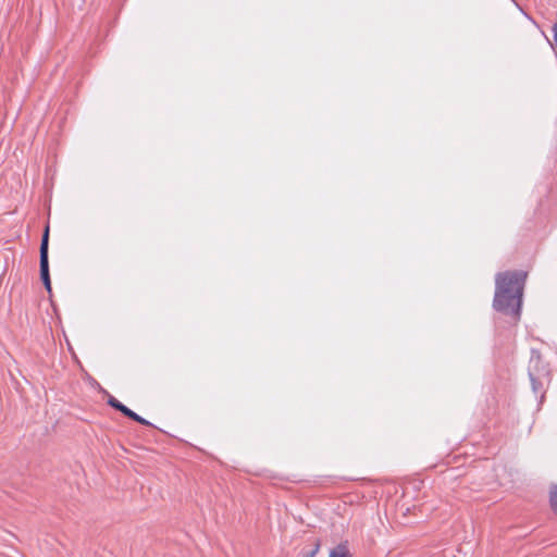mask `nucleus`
Returning <instances> with one entry per match:
<instances>
[{
    "mask_svg": "<svg viewBox=\"0 0 557 557\" xmlns=\"http://www.w3.org/2000/svg\"><path fill=\"white\" fill-rule=\"evenodd\" d=\"M137 419H135L134 421L143 424V425H151V423L149 421H147L146 419L141 418L140 416L137 414L136 417Z\"/></svg>",
    "mask_w": 557,
    "mask_h": 557,
    "instance_id": "6e6552de",
    "label": "nucleus"
},
{
    "mask_svg": "<svg viewBox=\"0 0 557 557\" xmlns=\"http://www.w3.org/2000/svg\"><path fill=\"white\" fill-rule=\"evenodd\" d=\"M541 361V356L533 352L529 363V376L532 383V388L535 393L542 389V376L546 373L545 369H543L542 372L539 370Z\"/></svg>",
    "mask_w": 557,
    "mask_h": 557,
    "instance_id": "7ed1b4c3",
    "label": "nucleus"
},
{
    "mask_svg": "<svg viewBox=\"0 0 557 557\" xmlns=\"http://www.w3.org/2000/svg\"><path fill=\"white\" fill-rule=\"evenodd\" d=\"M125 417L132 419V420H135L137 419V413L134 412L133 410H131L129 408L125 407V409H123V412H122Z\"/></svg>",
    "mask_w": 557,
    "mask_h": 557,
    "instance_id": "0eeeda50",
    "label": "nucleus"
},
{
    "mask_svg": "<svg viewBox=\"0 0 557 557\" xmlns=\"http://www.w3.org/2000/svg\"><path fill=\"white\" fill-rule=\"evenodd\" d=\"M527 272L505 271L496 274L493 307L495 310L519 319Z\"/></svg>",
    "mask_w": 557,
    "mask_h": 557,
    "instance_id": "f257e3e1",
    "label": "nucleus"
},
{
    "mask_svg": "<svg viewBox=\"0 0 557 557\" xmlns=\"http://www.w3.org/2000/svg\"><path fill=\"white\" fill-rule=\"evenodd\" d=\"M48 245H49V226L45 228L40 244V277L47 288L51 290V282L49 274V260H48Z\"/></svg>",
    "mask_w": 557,
    "mask_h": 557,
    "instance_id": "f03ea898",
    "label": "nucleus"
},
{
    "mask_svg": "<svg viewBox=\"0 0 557 557\" xmlns=\"http://www.w3.org/2000/svg\"><path fill=\"white\" fill-rule=\"evenodd\" d=\"M329 557H350V556H349L348 548L345 545L339 544L331 550Z\"/></svg>",
    "mask_w": 557,
    "mask_h": 557,
    "instance_id": "20e7f679",
    "label": "nucleus"
},
{
    "mask_svg": "<svg viewBox=\"0 0 557 557\" xmlns=\"http://www.w3.org/2000/svg\"><path fill=\"white\" fill-rule=\"evenodd\" d=\"M109 406L114 408L115 410L123 412V409H125V405H123L121 401H119L115 397L110 396L108 399Z\"/></svg>",
    "mask_w": 557,
    "mask_h": 557,
    "instance_id": "423d86ee",
    "label": "nucleus"
},
{
    "mask_svg": "<svg viewBox=\"0 0 557 557\" xmlns=\"http://www.w3.org/2000/svg\"><path fill=\"white\" fill-rule=\"evenodd\" d=\"M549 502H550L553 511L557 515V485H554L550 488Z\"/></svg>",
    "mask_w": 557,
    "mask_h": 557,
    "instance_id": "39448f33",
    "label": "nucleus"
}]
</instances>
